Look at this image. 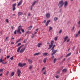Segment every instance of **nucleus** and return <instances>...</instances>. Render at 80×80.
I'll return each mask as SVG.
<instances>
[{"label": "nucleus", "mask_w": 80, "mask_h": 80, "mask_svg": "<svg viewBox=\"0 0 80 80\" xmlns=\"http://www.w3.org/2000/svg\"><path fill=\"white\" fill-rule=\"evenodd\" d=\"M23 14V13L22 12H18V16H20V15H22Z\"/></svg>", "instance_id": "nucleus-17"}, {"label": "nucleus", "mask_w": 80, "mask_h": 80, "mask_svg": "<svg viewBox=\"0 0 80 80\" xmlns=\"http://www.w3.org/2000/svg\"><path fill=\"white\" fill-rule=\"evenodd\" d=\"M36 3V1H34L31 5V7H33V6H34Z\"/></svg>", "instance_id": "nucleus-15"}, {"label": "nucleus", "mask_w": 80, "mask_h": 80, "mask_svg": "<svg viewBox=\"0 0 80 80\" xmlns=\"http://www.w3.org/2000/svg\"><path fill=\"white\" fill-rule=\"evenodd\" d=\"M32 26H31L28 28V30H30L32 29Z\"/></svg>", "instance_id": "nucleus-24"}, {"label": "nucleus", "mask_w": 80, "mask_h": 80, "mask_svg": "<svg viewBox=\"0 0 80 80\" xmlns=\"http://www.w3.org/2000/svg\"><path fill=\"white\" fill-rule=\"evenodd\" d=\"M22 1L21 0L17 4V7H18V6H20V5H22Z\"/></svg>", "instance_id": "nucleus-7"}, {"label": "nucleus", "mask_w": 80, "mask_h": 80, "mask_svg": "<svg viewBox=\"0 0 80 80\" xmlns=\"http://www.w3.org/2000/svg\"><path fill=\"white\" fill-rule=\"evenodd\" d=\"M40 45H42V43H38V47H39V48H40Z\"/></svg>", "instance_id": "nucleus-26"}, {"label": "nucleus", "mask_w": 80, "mask_h": 80, "mask_svg": "<svg viewBox=\"0 0 80 80\" xmlns=\"http://www.w3.org/2000/svg\"><path fill=\"white\" fill-rule=\"evenodd\" d=\"M11 44H14V42H11Z\"/></svg>", "instance_id": "nucleus-57"}, {"label": "nucleus", "mask_w": 80, "mask_h": 80, "mask_svg": "<svg viewBox=\"0 0 80 80\" xmlns=\"http://www.w3.org/2000/svg\"><path fill=\"white\" fill-rule=\"evenodd\" d=\"M74 28H75V27L74 26H73L72 28V30H74Z\"/></svg>", "instance_id": "nucleus-48"}, {"label": "nucleus", "mask_w": 80, "mask_h": 80, "mask_svg": "<svg viewBox=\"0 0 80 80\" xmlns=\"http://www.w3.org/2000/svg\"><path fill=\"white\" fill-rule=\"evenodd\" d=\"M11 28H12V30H13V26H12L11 27Z\"/></svg>", "instance_id": "nucleus-54"}, {"label": "nucleus", "mask_w": 80, "mask_h": 80, "mask_svg": "<svg viewBox=\"0 0 80 80\" xmlns=\"http://www.w3.org/2000/svg\"><path fill=\"white\" fill-rule=\"evenodd\" d=\"M55 45H54L52 47V48H54L55 47Z\"/></svg>", "instance_id": "nucleus-50"}, {"label": "nucleus", "mask_w": 80, "mask_h": 80, "mask_svg": "<svg viewBox=\"0 0 80 80\" xmlns=\"http://www.w3.org/2000/svg\"><path fill=\"white\" fill-rule=\"evenodd\" d=\"M27 39H25L23 42V43H26V41H27Z\"/></svg>", "instance_id": "nucleus-31"}, {"label": "nucleus", "mask_w": 80, "mask_h": 80, "mask_svg": "<svg viewBox=\"0 0 80 80\" xmlns=\"http://www.w3.org/2000/svg\"><path fill=\"white\" fill-rule=\"evenodd\" d=\"M57 52V50H55L51 54V55L52 56L54 55V54H55L56 53V52Z\"/></svg>", "instance_id": "nucleus-10"}, {"label": "nucleus", "mask_w": 80, "mask_h": 80, "mask_svg": "<svg viewBox=\"0 0 80 80\" xmlns=\"http://www.w3.org/2000/svg\"><path fill=\"white\" fill-rule=\"evenodd\" d=\"M46 16L47 18H49L50 17V14L49 13H47L46 14Z\"/></svg>", "instance_id": "nucleus-13"}, {"label": "nucleus", "mask_w": 80, "mask_h": 80, "mask_svg": "<svg viewBox=\"0 0 80 80\" xmlns=\"http://www.w3.org/2000/svg\"><path fill=\"white\" fill-rule=\"evenodd\" d=\"M54 58V56H52V57H51V58L52 59H53V58Z\"/></svg>", "instance_id": "nucleus-47"}, {"label": "nucleus", "mask_w": 80, "mask_h": 80, "mask_svg": "<svg viewBox=\"0 0 80 80\" xmlns=\"http://www.w3.org/2000/svg\"><path fill=\"white\" fill-rule=\"evenodd\" d=\"M54 20L55 22H56L57 20H58V18L57 17H55L54 18Z\"/></svg>", "instance_id": "nucleus-14"}, {"label": "nucleus", "mask_w": 80, "mask_h": 80, "mask_svg": "<svg viewBox=\"0 0 80 80\" xmlns=\"http://www.w3.org/2000/svg\"><path fill=\"white\" fill-rule=\"evenodd\" d=\"M25 65H26V64L25 63L22 64L21 63H18V66L20 67H23L25 66Z\"/></svg>", "instance_id": "nucleus-4"}, {"label": "nucleus", "mask_w": 80, "mask_h": 80, "mask_svg": "<svg viewBox=\"0 0 80 80\" xmlns=\"http://www.w3.org/2000/svg\"><path fill=\"white\" fill-rule=\"evenodd\" d=\"M28 15L29 16H30V13H29V14H28Z\"/></svg>", "instance_id": "nucleus-63"}, {"label": "nucleus", "mask_w": 80, "mask_h": 80, "mask_svg": "<svg viewBox=\"0 0 80 80\" xmlns=\"http://www.w3.org/2000/svg\"><path fill=\"white\" fill-rule=\"evenodd\" d=\"M68 38V36H66L65 37V38H64L65 42L67 41V38Z\"/></svg>", "instance_id": "nucleus-20"}, {"label": "nucleus", "mask_w": 80, "mask_h": 80, "mask_svg": "<svg viewBox=\"0 0 80 80\" xmlns=\"http://www.w3.org/2000/svg\"><path fill=\"white\" fill-rule=\"evenodd\" d=\"M70 55H71V53H69L68 54H67V55L66 56V57H69V56H70Z\"/></svg>", "instance_id": "nucleus-27"}, {"label": "nucleus", "mask_w": 80, "mask_h": 80, "mask_svg": "<svg viewBox=\"0 0 80 80\" xmlns=\"http://www.w3.org/2000/svg\"><path fill=\"white\" fill-rule=\"evenodd\" d=\"M8 37H6L5 39V41H8Z\"/></svg>", "instance_id": "nucleus-30"}, {"label": "nucleus", "mask_w": 80, "mask_h": 80, "mask_svg": "<svg viewBox=\"0 0 80 80\" xmlns=\"http://www.w3.org/2000/svg\"><path fill=\"white\" fill-rule=\"evenodd\" d=\"M55 77L56 78H59V76L57 75Z\"/></svg>", "instance_id": "nucleus-41"}, {"label": "nucleus", "mask_w": 80, "mask_h": 80, "mask_svg": "<svg viewBox=\"0 0 80 80\" xmlns=\"http://www.w3.org/2000/svg\"><path fill=\"white\" fill-rule=\"evenodd\" d=\"M28 62H29V63H32V61L30 59L28 60Z\"/></svg>", "instance_id": "nucleus-19"}, {"label": "nucleus", "mask_w": 80, "mask_h": 80, "mask_svg": "<svg viewBox=\"0 0 80 80\" xmlns=\"http://www.w3.org/2000/svg\"><path fill=\"white\" fill-rule=\"evenodd\" d=\"M32 66H30L29 67V70H31V69H32Z\"/></svg>", "instance_id": "nucleus-40"}, {"label": "nucleus", "mask_w": 80, "mask_h": 80, "mask_svg": "<svg viewBox=\"0 0 80 80\" xmlns=\"http://www.w3.org/2000/svg\"><path fill=\"white\" fill-rule=\"evenodd\" d=\"M54 43V41H51V44H49V48H48V50H50V49L52 48V47L53 46V43Z\"/></svg>", "instance_id": "nucleus-3"}, {"label": "nucleus", "mask_w": 80, "mask_h": 80, "mask_svg": "<svg viewBox=\"0 0 80 80\" xmlns=\"http://www.w3.org/2000/svg\"><path fill=\"white\" fill-rule=\"evenodd\" d=\"M45 68H43L41 70V72H43V70H44V69H45Z\"/></svg>", "instance_id": "nucleus-37"}, {"label": "nucleus", "mask_w": 80, "mask_h": 80, "mask_svg": "<svg viewBox=\"0 0 80 80\" xmlns=\"http://www.w3.org/2000/svg\"><path fill=\"white\" fill-rule=\"evenodd\" d=\"M62 71L63 72H67V69H64Z\"/></svg>", "instance_id": "nucleus-12"}, {"label": "nucleus", "mask_w": 80, "mask_h": 80, "mask_svg": "<svg viewBox=\"0 0 80 80\" xmlns=\"http://www.w3.org/2000/svg\"><path fill=\"white\" fill-rule=\"evenodd\" d=\"M7 62H2V63L3 65H5V64H7Z\"/></svg>", "instance_id": "nucleus-32"}, {"label": "nucleus", "mask_w": 80, "mask_h": 80, "mask_svg": "<svg viewBox=\"0 0 80 80\" xmlns=\"http://www.w3.org/2000/svg\"><path fill=\"white\" fill-rule=\"evenodd\" d=\"M6 22H7V23H8V20L7 19H6Z\"/></svg>", "instance_id": "nucleus-39"}, {"label": "nucleus", "mask_w": 80, "mask_h": 80, "mask_svg": "<svg viewBox=\"0 0 80 80\" xmlns=\"http://www.w3.org/2000/svg\"><path fill=\"white\" fill-rule=\"evenodd\" d=\"M56 60V58H54L53 60V63H55V62Z\"/></svg>", "instance_id": "nucleus-36"}, {"label": "nucleus", "mask_w": 80, "mask_h": 80, "mask_svg": "<svg viewBox=\"0 0 80 80\" xmlns=\"http://www.w3.org/2000/svg\"><path fill=\"white\" fill-rule=\"evenodd\" d=\"M17 4L16 3H14L12 4V10L14 11L15 10V6H16Z\"/></svg>", "instance_id": "nucleus-6"}, {"label": "nucleus", "mask_w": 80, "mask_h": 80, "mask_svg": "<svg viewBox=\"0 0 80 80\" xmlns=\"http://www.w3.org/2000/svg\"><path fill=\"white\" fill-rule=\"evenodd\" d=\"M39 53H40V52L35 53L34 54V56H36L37 55H39Z\"/></svg>", "instance_id": "nucleus-23"}, {"label": "nucleus", "mask_w": 80, "mask_h": 80, "mask_svg": "<svg viewBox=\"0 0 80 80\" xmlns=\"http://www.w3.org/2000/svg\"><path fill=\"white\" fill-rule=\"evenodd\" d=\"M7 58H10V55H8V56H7Z\"/></svg>", "instance_id": "nucleus-46"}, {"label": "nucleus", "mask_w": 80, "mask_h": 80, "mask_svg": "<svg viewBox=\"0 0 80 80\" xmlns=\"http://www.w3.org/2000/svg\"><path fill=\"white\" fill-rule=\"evenodd\" d=\"M13 59V56H12V57L10 58V60H12Z\"/></svg>", "instance_id": "nucleus-43"}, {"label": "nucleus", "mask_w": 80, "mask_h": 80, "mask_svg": "<svg viewBox=\"0 0 80 80\" xmlns=\"http://www.w3.org/2000/svg\"><path fill=\"white\" fill-rule=\"evenodd\" d=\"M3 59V56H2V57H1V58L0 59V62H3V60H2Z\"/></svg>", "instance_id": "nucleus-11"}, {"label": "nucleus", "mask_w": 80, "mask_h": 80, "mask_svg": "<svg viewBox=\"0 0 80 80\" xmlns=\"http://www.w3.org/2000/svg\"><path fill=\"white\" fill-rule=\"evenodd\" d=\"M22 40V39L21 38H20L19 40L18 41L20 42V41H21Z\"/></svg>", "instance_id": "nucleus-55"}, {"label": "nucleus", "mask_w": 80, "mask_h": 80, "mask_svg": "<svg viewBox=\"0 0 80 80\" xmlns=\"http://www.w3.org/2000/svg\"><path fill=\"white\" fill-rule=\"evenodd\" d=\"M79 25H80V20L78 22V23Z\"/></svg>", "instance_id": "nucleus-61"}, {"label": "nucleus", "mask_w": 80, "mask_h": 80, "mask_svg": "<svg viewBox=\"0 0 80 80\" xmlns=\"http://www.w3.org/2000/svg\"><path fill=\"white\" fill-rule=\"evenodd\" d=\"M9 73V72L8 71L6 73V75H8V73Z\"/></svg>", "instance_id": "nucleus-52"}, {"label": "nucleus", "mask_w": 80, "mask_h": 80, "mask_svg": "<svg viewBox=\"0 0 80 80\" xmlns=\"http://www.w3.org/2000/svg\"><path fill=\"white\" fill-rule=\"evenodd\" d=\"M57 37H56L54 38V40L55 41H57Z\"/></svg>", "instance_id": "nucleus-38"}, {"label": "nucleus", "mask_w": 80, "mask_h": 80, "mask_svg": "<svg viewBox=\"0 0 80 80\" xmlns=\"http://www.w3.org/2000/svg\"><path fill=\"white\" fill-rule=\"evenodd\" d=\"M38 29L37 28L36 29V31H38Z\"/></svg>", "instance_id": "nucleus-60"}, {"label": "nucleus", "mask_w": 80, "mask_h": 80, "mask_svg": "<svg viewBox=\"0 0 80 80\" xmlns=\"http://www.w3.org/2000/svg\"><path fill=\"white\" fill-rule=\"evenodd\" d=\"M52 50V52H53V51H54V48H52V49L50 50V51Z\"/></svg>", "instance_id": "nucleus-35"}, {"label": "nucleus", "mask_w": 80, "mask_h": 80, "mask_svg": "<svg viewBox=\"0 0 80 80\" xmlns=\"http://www.w3.org/2000/svg\"><path fill=\"white\" fill-rule=\"evenodd\" d=\"M13 39H14V38H13V37L11 38V40H13Z\"/></svg>", "instance_id": "nucleus-62"}, {"label": "nucleus", "mask_w": 80, "mask_h": 80, "mask_svg": "<svg viewBox=\"0 0 80 80\" xmlns=\"http://www.w3.org/2000/svg\"><path fill=\"white\" fill-rule=\"evenodd\" d=\"M45 73H46V71H44L43 72V74H44V75H45Z\"/></svg>", "instance_id": "nucleus-45"}, {"label": "nucleus", "mask_w": 80, "mask_h": 80, "mask_svg": "<svg viewBox=\"0 0 80 80\" xmlns=\"http://www.w3.org/2000/svg\"><path fill=\"white\" fill-rule=\"evenodd\" d=\"M32 33V32H30V31H27L26 32V33H28L29 34H30V33Z\"/></svg>", "instance_id": "nucleus-22"}, {"label": "nucleus", "mask_w": 80, "mask_h": 80, "mask_svg": "<svg viewBox=\"0 0 80 80\" xmlns=\"http://www.w3.org/2000/svg\"><path fill=\"white\" fill-rule=\"evenodd\" d=\"M20 28H21V26H20L18 27V28L17 30H16L14 32V34L15 35L16 33H19V34H21V32H20Z\"/></svg>", "instance_id": "nucleus-2"}, {"label": "nucleus", "mask_w": 80, "mask_h": 80, "mask_svg": "<svg viewBox=\"0 0 80 80\" xmlns=\"http://www.w3.org/2000/svg\"><path fill=\"white\" fill-rule=\"evenodd\" d=\"M62 30H60L59 31V33H62Z\"/></svg>", "instance_id": "nucleus-49"}, {"label": "nucleus", "mask_w": 80, "mask_h": 80, "mask_svg": "<svg viewBox=\"0 0 80 80\" xmlns=\"http://www.w3.org/2000/svg\"><path fill=\"white\" fill-rule=\"evenodd\" d=\"M63 58V56H62L60 57V58L62 59Z\"/></svg>", "instance_id": "nucleus-59"}, {"label": "nucleus", "mask_w": 80, "mask_h": 80, "mask_svg": "<svg viewBox=\"0 0 80 80\" xmlns=\"http://www.w3.org/2000/svg\"><path fill=\"white\" fill-rule=\"evenodd\" d=\"M25 48H24L21 49L20 51V53H23V52H24V51H25Z\"/></svg>", "instance_id": "nucleus-9"}, {"label": "nucleus", "mask_w": 80, "mask_h": 80, "mask_svg": "<svg viewBox=\"0 0 80 80\" xmlns=\"http://www.w3.org/2000/svg\"><path fill=\"white\" fill-rule=\"evenodd\" d=\"M70 40V39H69L67 41V42H69Z\"/></svg>", "instance_id": "nucleus-51"}, {"label": "nucleus", "mask_w": 80, "mask_h": 80, "mask_svg": "<svg viewBox=\"0 0 80 80\" xmlns=\"http://www.w3.org/2000/svg\"><path fill=\"white\" fill-rule=\"evenodd\" d=\"M65 58H64L63 59V61H65Z\"/></svg>", "instance_id": "nucleus-64"}, {"label": "nucleus", "mask_w": 80, "mask_h": 80, "mask_svg": "<svg viewBox=\"0 0 80 80\" xmlns=\"http://www.w3.org/2000/svg\"><path fill=\"white\" fill-rule=\"evenodd\" d=\"M14 75V72H12L11 73V74L10 75L11 77H13Z\"/></svg>", "instance_id": "nucleus-25"}, {"label": "nucleus", "mask_w": 80, "mask_h": 80, "mask_svg": "<svg viewBox=\"0 0 80 80\" xmlns=\"http://www.w3.org/2000/svg\"><path fill=\"white\" fill-rule=\"evenodd\" d=\"M17 73L18 74V77H19V76H20V73H21V71H20V70H18L17 72Z\"/></svg>", "instance_id": "nucleus-8"}, {"label": "nucleus", "mask_w": 80, "mask_h": 80, "mask_svg": "<svg viewBox=\"0 0 80 80\" xmlns=\"http://www.w3.org/2000/svg\"><path fill=\"white\" fill-rule=\"evenodd\" d=\"M20 45H21V43H19L18 44L17 46H18V47H19V46H20Z\"/></svg>", "instance_id": "nucleus-34"}, {"label": "nucleus", "mask_w": 80, "mask_h": 80, "mask_svg": "<svg viewBox=\"0 0 80 80\" xmlns=\"http://www.w3.org/2000/svg\"><path fill=\"white\" fill-rule=\"evenodd\" d=\"M50 22V20H49L47 22L46 24V26H47L48 25V23Z\"/></svg>", "instance_id": "nucleus-16"}, {"label": "nucleus", "mask_w": 80, "mask_h": 80, "mask_svg": "<svg viewBox=\"0 0 80 80\" xmlns=\"http://www.w3.org/2000/svg\"><path fill=\"white\" fill-rule=\"evenodd\" d=\"M64 4V7L65 8H67V6L68 5V2L67 1L63 3V0L59 2V3L58 4V5L59 6V8H61L63 6V5Z\"/></svg>", "instance_id": "nucleus-1"}, {"label": "nucleus", "mask_w": 80, "mask_h": 80, "mask_svg": "<svg viewBox=\"0 0 80 80\" xmlns=\"http://www.w3.org/2000/svg\"><path fill=\"white\" fill-rule=\"evenodd\" d=\"M49 32H50L51 30H52V27L50 26L49 27Z\"/></svg>", "instance_id": "nucleus-29"}, {"label": "nucleus", "mask_w": 80, "mask_h": 80, "mask_svg": "<svg viewBox=\"0 0 80 80\" xmlns=\"http://www.w3.org/2000/svg\"><path fill=\"white\" fill-rule=\"evenodd\" d=\"M42 55H43L44 56H47V55H48V53H42Z\"/></svg>", "instance_id": "nucleus-21"}, {"label": "nucleus", "mask_w": 80, "mask_h": 80, "mask_svg": "<svg viewBox=\"0 0 80 80\" xmlns=\"http://www.w3.org/2000/svg\"><path fill=\"white\" fill-rule=\"evenodd\" d=\"M21 31L22 33H25V31L24 29H21Z\"/></svg>", "instance_id": "nucleus-33"}, {"label": "nucleus", "mask_w": 80, "mask_h": 80, "mask_svg": "<svg viewBox=\"0 0 80 80\" xmlns=\"http://www.w3.org/2000/svg\"><path fill=\"white\" fill-rule=\"evenodd\" d=\"M3 70H4L3 68L0 69V72H3Z\"/></svg>", "instance_id": "nucleus-28"}, {"label": "nucleus", "mask_w": 80, "mask_h": 80, "mask_svg": "<svg viewBox=\"0 0 80 80\" xmlns=\"http://www.w3.org/2000/svg\"><path fill=\"white\" fill-rule=\"evenodd\" d=\"M23 46H24V45H22L18 48V49L17 50V51L18 53H19V52H20V49H21V48H22Z\"/></svg>", "instance_id": "nucleus-5"}, {"label": "nucleus", "mask_w": 80, "mask_h": 80, "mask_svg": "<svg viewBox=\"0 0 80 80\" xmlns=\"http://www.w3.org/2000/svg\"><path fill=\"white\" fill-rule=\"evenodd\" d=\"M79 34L78 33L77 34H76V36H75V37H78V35H79Z\"/></svg>", "instance_id": "nucleus-44"}, {"label": "nucleus", "mask_w": 80, "mask_h": 80, "mask_svg": "<svg viewBox=\"0 0 80 80\" xmlns=\"http://www.w3.org/2000/svg\"><path fill=\"white\" fill-rule=\"evenodd\" d=\"M37 32H34V35H35V34H37Z\"/></svg>", "instance_id": "nucleus-56"}, {"label": "nucleus", "mask_w": 80, "mask_h": 80, "mask_svg": "<svg viewBox=\"0 0 80 80\" xmlns=\"http://www.w3.org/2000/svg\"><path fill=\"white\" fill-rule=\"evenodd\" d=\"M60 73V71H58L57 72V73Z\"/></svg>", "instance_id": "nucleus-58"}, {"label": "nucleus", "mask_w": 80, "mask_h": 80, "mask_svg": "<svg viewBox=\"0 0 80 80\" xmlns=\"http://www.w3.org/2000/svg\"><path fill=\"white\" fill-rule=\"evenodd\" d=\"M46 22V20H44L43 21L44 23H45Z\"/></svg>", "instance_id": "nucleus-53"}, {"label": "nucleus", "mask_w": 80, "mask_h": 80, "mask_svg": "<svg viewBox=\"0 0 80 80\" xmlns=\"http://www.w3.org/2000/svg\"><path fill=\"white\" fill-rule=\"evenodd\" d=\"M32 38H33L35 37V35L34 34H32Z\"/></svg>", "instance_id": "nucleus-42"}, {"label": "nucleus", "mask_w": 80, "mask_h": 80, "mask_svg": "<svg viewBox=\"0 0 80 80\" xmlns=\"http://www.w3.org/2000/svg\"><path fill=\"white\" fill-rule=\"evenodd\" d=\"M47 60V58H46L44 59L43 60V62H44V63H46Z\"/></svg>", "instance_id": "nucleus-18"}]
</instances>
